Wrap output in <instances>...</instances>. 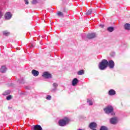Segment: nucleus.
I'll use <instances>...</instances> for the list:
<instances>
[{
  "mask_svg": "<svg viewBox=\"0 0 130 130\" xmlns=\"http://www.w3.org/2000/svg\"><path fill=\"white\" fill-rule=\"evenodd\" d=\"M108 66V61L106 59H103L99 64V69L101 71H104Z\"/></svg>",
  "mask_w": 130,
  "mask_h": 130,
  "instance_id": "nucleus-1",
  "label": "nucleus"
},
{
  "mask_svg": "<svg viewBox=\"0 0 130 130\" xmlns=\"http://www.w3.org/2000/svg\"><path fill=\"white\" fill-rule=\"evenodd\" d=\"M69 122L70 119L67 117H65L64 119L59 121V125H60V126H64V125L68 124Z\"/></svg>",
  "mask_w": 130,
  "mask_h": 130,
  "instance_id": "nucleus-2",
  "label": "nucleus"
},
{
  "mask_svg": "<svg viewBox=\"0 0 130 130\" xmlns=\"http://www.w3.org/2000/svg\"><path fill=\"white\" fill-rule=\"evenodd\" d=\"M104 111L105 113L107 114H109V113H111L112 115H114V113H113V107L111 106H108L104 109Z\"/></svg>",
  "mask_w": 130,
  "mask_h": 130,
  "instance_id": "nucleus-3",
  "label": "nucleus"
},
{
  "mask_svg": "<svg viewBox=\"0 0 130 130\" xmlns=\"http://www.w3.org/2000/svg\"><path fill=\"white\" fill-rule=\"evenodd\" d=\"M108 66L110 69H113V68H114V61L112 60H109L108 62Z\"/></svg>",
  "mask_w": 130,
  "mask_h": 130,
  "instance_id": "nucleus-4",
  "label": "nucleus"
},
{
  "mask_svg": "<svg viewBox=\"0 0 130 130\" xmlns=\"http://www.w3.org/2000/svg\"><path fill=\"white\" fill-rule=\"evenodd\" d=\"M42 76L45 79H49V78H51V74L48 72H44Z\"/></svg>",
  "mask_w": 130,
  "mask_h": 130,
  "instance_id": "nucleus-5",
  "label": "nucleus"
},
{
  "mask_svg": "<svg viewBox=\"0 0 130 130\" xmlns=\"http://www.w3.org/2000/svg\"><path fill=\"white\" fill-rule=\"evenodd\" d=\"M6 20H10L12 18V14L10 12H7L5 15Z\"/></svg>",
  "mask_w": 130,
  "mask_h": 130,
  "instance_id": "nucleus-6",
  "label": "nucleus"
},
{
  "mask_svg": "<svg viewBox=\"0 0 130 130\" xmlns=\"http://www.w3.org/2000/svg\"><path fill=\"white\" fill-rule=\"evenodd\" d=\"M89 126L91 129H94V128H96V127H97V124L93 122L90 123Z\"/></svg>",
  "mask_w": 130,
  "mask_h": 130,
  "instance_id": "nucleus-7",
  "label": "nucleus"
},
{
  "mask_svg": "<svg viewBox=\"0 0 130 130\" xmlns=\"http://www.w3.org/2000/svg\"><path fill=\"white\" fill-rule=\"evenodd\" d=\"M110 122L112 124H115L117 123V118L113 117L110 119Z\"/></svg>",
  "mask_w": 130,
  "mask_h": 130,
  "instance_id": "nucleus-8",
  "label": "nucleus"
},
{
  "mask_svg": "<svg viewBox=\"0 0 130 130\" xmlns=\"http://www.w3.org/2000/svg\"><path fill=\"white\" fill-rule=\"evenodd\" d=\"M95 37H96V34L95 33L88 34L87 35V38H88V39H92L95 38Z\"/></svg>",
  "mask_w": 130,
  "mask_h": 130,
  "instance_id": "nucleus-9",
  "label": "nucleus"
},
{
  "mask_svg": "<svg viewBox=\"0 0 130 130\" xmlns=\"http://www.w3.org/2000/svg\"><path fill=\"white\" fill-rule=\"evenodd\" d=\"M79 83V80L77 78H74L73 80L72 81V86H76L77 84Z\"/></svg>",
  "mask_w": 130,
  "mask_h": 130,
  "instance_id": "nucleus-10",
  "label": "nucleus"
},
{
  "mask_svg": "<svg viewBox=\"0 0 130 130\" xmlns=\"http://www.w3.org/2000/svg\"><path fill=\"white\" fill-rule=\"evenodd\" d=\"M7 71V67L5 66H2L0 69V72L1 73H6Z\"/></svg>",
  "mask_w": 130,
  "mask_h": 130,
  "instance_id": "nucleus-11",
  "label": "nucleus"
},
{
  "mask_svg": "<svg viewBox=\"0 0 130 130\" xmlns=\"http://www.w3.org/2000/svg\"><path fill=\"white\" fill-rule=\"evenodd\" d=\"M34 130H42V127L39 125H36L34 126Z\"/></svg>",
  "mask_w": 130,
  "mask_h": 130,
  "instance_id": "nucleus-12",
  "label": "nucleus"
},
{
  "mask_svg": "<svg viewBox=\"0 0 130 130\" xmlns=\"http://www.w3.org/2000/svg\"><path fill=\"white\" fill-rule=\"evenodd\" d=\"M31 73L35 77H37L39 75V72L35 70H33Z\"/></svg>",
  "mask_w": 130,
  "mask_h": 130,
  "instance_id": "nucleus-13",
  "label": "nucleus"
},
{
  "mask_svg": "<svg viewBox=\"0 0 130 130\" xmlns=\"http://www.w3.org/2000/svg\"><path fill=\"white\" fill-rule=\"evenodd\" d=\"M125 30H127L128 31L130 30V24L129 23L125 24L124 26Z\"/></svg>",
  "mask_w": 130,
  "mask_h": 130,
  "instance_id": "nucleus-14",
  "label": "nucleus"
},
{
  "mask_svg": "<svg viewBox=\"0 0 130 130\" xmlns=\"http://www.w3.org/2000/svg\"><path fill=\"white\" fill-rule=\"evenodd\" d=\"M58 86V84H57V83H53V87L54 89H52V91H55V90H56V88H57Z\"/></svg>",
  "mask_w": 130,
  "mask_h": 130,
  "instance_id": "nucleus-15",
  "label": "nucleus"
},
{
  "mask_svg": "<svg viewBox=\"0 0 130 130\" xmlns=\"http://www.w3.org/2000/svg\"><path fill=\"white\" fill-rule=\"evenodd\" d=\"M109 95L110 96L115 95V91H114L113 89L110 90L109 91Z\"/></svg>",
  "mask_w": 130,
  "mask_h": 130,
  "instance_id": "nucleus-16",
  "label": "nucleus"
},
{
  "mask_svg": "<svg viewBox=\"0 0 130 130\" xmlns=\"http://www.w3.org/2000/svg\"><path fill=\"white\" fill-rule=\"evenodd\" d=\"M107 30L109 32H113L114 28L112 27H108Z\"/></svg>",
  "mask_w": 130,
  "mask_h": 130,
  "instance_id": "nucleus-17",
  "label": "nucleus"
},
{
  "mask_svg": "<svg viewBox=\"0 0 130 130\" xmlns=\"http://www.w3.org/2000/svg\"><path fill=\"white\" fill-rule=\"evenodd\" d=\"M3 35L5 36H9L10 35V32L7 30L3 31Z\"/></svg>",
  "mask_w": 130,
  "mask_h": 130,
  "instance_id": "nucleus-18",
  "label": "nucleus"
},
{
  "mask_svg": "<svg viewBox=\"0 0 130 130\" xmlns=\"http://www.w3.org/2000/svg\"><path fill=\"white\" fill-rule=\"evenodd\" d=\"M87 103H89V105H93V101H92V100L88 99Z\"/></svg>",
  "mask_w": 130,
  "mask_h": 130,
  "instance_id": "nucleus-19",
  "label": "nucleus"
},
{
  "mask_svg": "<svg viewBox=\"0 0 130 130\" xmlns=\"http://www.w3.org/2000/svg\"><path fill=\"white\" fill-rule=\"evenodd\" d=\"M78 75H84V70H80L78 72Z\"/></svg>",
  "mask_w": 130,
  "mask_h": 130,
  "instance_id": "nucleus-20",
  "label": "nucleus"
},
{
  "mask_svg": "<svg viewBox=\"0 0 130 130\" xmlns=\"http://www.w3.org/2000/svg\"><path fill=\"white\" fill-rule=\"evenodd\" d=\"M92 14V9H89L86 13V15H91Z\"/></svg>",
  "mask_w": 130,
  "mask_h": 130,
  "instance_id": "nucleus-21",
  "label": "nucleus"
},
{
  "mask_svg": "<svg viewBox=\"0 0 130 130\" xmlns=\"http://www.w3.org/2000/svg\"><path fill=\"white\" fill-rule=\"evenodd\" d=\"M58 16H60V17H63V14H62L61 12H57Z\"/></svg>",
  "mask_w": 130,
  "mask_h": 130,
  "instance_id": "nucleus-22",
  "label": "nucleus"
},
{
  "mask_svg": "<svg viewBox=\"0 0 130 130\" xmlns=\"http://www.w3.org/2000/svg\"><path fill=\"white\" fill-rule=\"evenodd\" d=\"M100 130H107V127H105V126H102Z\"/></svg>",
  "mask_w": 130,
  "mask_h": 130,
  "instance_id": "nucleus-23",
  "label": "nucleus"
},
{
  "mask_svg": "<svg viewBox=\"0 0 130 130\" xmlns=\"http://www.w3.org/2000/svg\"><path fill=\"white\" fill-rule=\"evenodd\" d=\"M31 3L33 5H36V4H37L38 2L37 1V0H32Z\"/></svg>",
  "mask_w": 130,
  "mask_h": 130,
  "instance_id": "nucleus-24",
  "label": "nucleus"
},
{
  "mask_svg": "<svg viewBox=\"0 0 130 130\" xmlns=\"http://www.w3.org/2000/svg\"><path fill=\"white\" fill-rule=\"evenodd\" d=\"M46 99L47 100H50L51 99V96L50 95H47Z\"/></svg>",
  "mask_w": 130,
  "mask_h": 130,
  "instance_id": "nucleus-25",
  "label": "nucleus"
},
{
  "mask_svg": "<svg viewBox=\"0 0 130 130\" xmlns=\"http://www.w3.org/2000/svg\"><path fill=\"white\" fill-rule=\"evenodd\" d=\"M12 99V96L9 95L7 97V100H11Z\"/></svg>",
  "mask_w": 130,
  "mask_h": 130,
  "instance_id": "nucleus-26",
  "label": "nucleus"
},
{
  "mask_svg": "<svg viewBox=\"0 0 130 130\" xmlns=\"http://www.w3.org/2000/svg\"><path fill=\"white\" fill-rule=\"evenodd\" d=\"M25 5H28L29 4V1L28 0H24Z\"/></svg>",
  "mask_w": 130,
  "mask_h": 130,
  "instance_id": "nucleus-27",
  "label": "nucleus"
},
{
  "mask_svg": "<svg viewBox=\"0 0 130 130\" xmlns=\"http://www.w3.org/2000/svg\"><path fill=\"white\" fill-rule=\"evenodd\" d=\"M100 27H101V28H103L104 27V25L101 24V25H100Z\"/></svg>",
  "mask_w": 130,
  "mask_h": 130,
  "instance_id": "nucleus-28",
  "label": "nucleus"
},
{
  "mask_svg": "<svg viewBox=\"0 0 130 130\" xmlns=\"http://www.w3.org/2000/svg\"><path fill=\"white\" fill-rule=\"evenodd\" d=\"M2 17H3V14L2 12H0V18H2Z\"/></svg>",
  "mask_w": 130,
  "mask_h": 130,
  "instance_id": "nucleus-29",
  "label": "nucleus"
},
{
  "mask_svg": "<svg viewBox=\"0 0 130 130\" xmlns=\"http://www.w3.org/2000/svg\"><path fill=\"white\" fill-rule=\"evenodd\" d=\"M8 94H10V93H4V95H8Z\"/></svg>",
  "mask_w": 130,
  "mask_h": 130,
  "instance_id": "nucleus-30",
  "label": "nucleus"
},
{
  "mask_svg": "<svg viewBox=\"0 0 130 130\" xmlns=\"http://www.w3.org/2000/svg\"><path fill=\"white\" fill-rule=\"evenodd\" d=\"M21 80H22V81H24V79H21Z\"/></svg>",
  "mask_w": 130,
  "mask_h": 130,
  "instance_id": "nucleus-31",
  "label": "nucleus"
},
{
  "mask_svg": "<svg viewBox=\"0 0 130 130\" xmlns=\"http://www.w3.org/2000/svg\"><path fill=\"white\" fill-rule=\"evenodd\" d=\"M19 83H22V82L19 81Z\"/></svg>",
  "mask_w": 130,
  "mask_h": 130,
  "instance_id": "nucleus-32",
  "label": "nucleus"
}]
</instances>
